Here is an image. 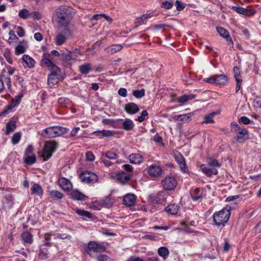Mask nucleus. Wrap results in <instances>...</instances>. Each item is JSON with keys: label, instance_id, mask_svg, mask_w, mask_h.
<instances>
[{"label": "nucleus", "instance_id": "ddd939ff", "mask_svg": "<svg viewBox=\"0 0 261 261\" xmlns=\"http://www.w3.org/2000/svg\"><path fill=\"white\" fill-rule=\"evenodd\" d=\"M231 125L232 129L238 134L236 137L237 141H240L248 134V130L247 129L241 127L237 123L232 122Z\"/></svg>", "mask_w": 261, "mask_h": 261}, {"label": "nucleus", "instance_id": "37998d69", "mask_svg": "<svg viewBox=\"0 0 261 261\" xmlns=\"http://www.w3.org/2000/svg\"><path fill=\"white\" fill-rule=\"evenodd\" d=\"M18 16L21 18L27 19L31 17V13L27 9H23L19 12Z\"/></svg>", "mask_w": 261, "mask_h": 261}, {"label": "nucleus", "instance_id": "6e6552de", "mask_svg": "<svg viewBox=\"0 0 261 261\" xmlns=\"http://www.w3.org/2000/svg\"><path fill=\"white\" fill-rule=\"evenodd\" d=\"M162 185L165 190H172L175 188L177 181L174 177L168 176L162 180Z\"/></svg>", "mask_w": 261, "mask_h": 261}, {"label": "nucleus", "instance_id": "de8ad7c7", "mask_svg": "<svg viewBox=\"0 0 261 261\" xmlns=\"http://www.w3.org/2000/svg\"><path fill=\"white\" fill-rule=\"evenodd\" d=\"M36 162L35 155H27L24 158V162L28 165H32Z\"/></svg>", "mask_w": 261, "mask_h": 261}, {"label": "nucleus", "instance_id": "39448f33", "mask_svg": "<svg viewBox=\"0 0 261 261\" xmlns=\"http://www.w3.org/2000/svg\"><path fill=\"white\" fill-rule=\"evenodd\" d=\"M48 138H55L60 136L66 132V128L63 127L56 126L48 127L43 130Z\"/></svg>", "mask_w": 261, "mask_h": 261}, {"label": "nucleus", "instance_id": "13d9d810", "mask_svg": "<svg viewBox=\"0 0 261 261\" xmlns=\"http://www.w3.org/2000/svg\"><path fill=\"white\" fill-rule=\"evenodd\" d=\"M148 114L146 110H143L141 116L138 117L136 120L139 121V122H143L147 117Z\"/></svg>", "mask_w": 261, "mask_h": 261}, {"label": "nucleus", "instance_id": "423d86ee", "mask_svg": "<svg viewBox=\"0 0 261 261\" xmlns=\"http://www.w3.org/2000/svg\"><path fill=\"white\" fill-rule=\"evenodd\" d=\"M105 248L101 244L92 241L88 243L87 252L91 256H93L95 253L102 252L105 250Z\"/></svg>", "mask_w": 261, "mask_h": 261}, {"label": "nucleus", "instance_id": "680f3d73", "mask_svg": "<svg viewBox=\"0 0 261 261\" xmlns=\"http://www.w3.org/2000/svg\"><path fill=\"white\" fill-rule=\"evenodd\" d=\"M232 9L236 12L243 15H245V12L246 11V9L243 7L233 6L232 7Z\"/></svg>", "mask_w": 261, "mask_h": 261}, {"label": "nucleus", "instance_id": "4468645a", "mask_svg": "<svg viewBox=\"0 0 261 261\" xmlns=\"http://www.w3.org/2000/svg\"><path fill=\"white\" fill-rule=\"evenodd\" d=\"M162 173V169L156 164H152L148 167V173L150 176L159 177Z\"/></svg>", "mask_w": 261, "mask_h": 261}, {"label": "nucleus", "instance_id": "f3484780", "mask_svg": "<svg viewBox=\"0 0 261 261\" xmlns=\"http://www.w3.org/2000/svg\"><path fill=\"white\" fill-rule=\"evenodd\" d=\"M150 200L154 204L162 203L166 200L164 192H159L155 195L150 196Z\"/></svg>", "mask_w": 261, "mask_h": 261}, {"label": "nucleus", "instance_id": "b1692460", "mask_svg": "<svg viewBox=\"0 0 261 261\" xmlns=\"http://www.w3.org/2000/svg\"><path fill=\"white\" fill-rule=\"evenodd\" d=\"M32 194H34L42 198L43 194V190L42 187L38 184H34L31 188Z\"/></svg>", "mask_w": 261, "mask_h": 261}, {"label": "nucleus", "instance_id": "f03ea898", "mask_svg": "<svg viewBox=\"0 0 261 261\" xmlns=\"http://www.w3.org/2000/svg\"><path fill=\"white\" fill-rule=\"evenodd\" d=\"M230 215V210L223 208L222 210L214 213L213 218L214 225L224 227L228 221Z\"/></svg>", "mask_w": 261, "mask_h": 261}, {"label": "nucleus", "instance_id": "e2e57ef3", "mask_svg": "<svg viewBox=\"0 0 261 261\" xmlns=\"http://www.w3.org/2000/svg\"><path fill=\"white\" fill-rule=\"evenodd\" d=\"M23 97V93L21 92L17 95L15 96L14 98L12 99V100L16 103V105H19L20 103L21 99Z\"/></svg>", "mask_w": 261, "mask_h": 261}, {"label": "nucleus", "instance_id": "58836bf2", "mask_svg": "<svg viewBox=\"0 0 261 261\" xmlns=\"http://www.w3.org/2000/svg\"><path fill=\"white\" fill-rule=\"evenodd\" d=\"M49 195L54 199H61L63 197V194L61 192L57 190H52L50 191Z\"/></svg>", "mask_w": 261, "mask_h": 261}, {"label": "nucleus", "instance_id": "6ab92c4d", "mask_svg": "<svg viewBox=\"0 0 261 261\" xmlns=\"http://www.w3.org/2000/svg\"><path fill=\"white\" fill-rule=\"evenodd\" d=\"M191 197L194 201H200L202 198V190L199 188H195L191 191Z\"/></svg>", "mask_w": 261, "mask_h": 261}, {"label": "nucleus", "instance_id": "5701e85b", "mask_svg": "<svg viewBox=\"0 0 261 261\" xmlns=\"http://www.w3.org/2000/svg\"><path fill=\"white\" fill-rule=\"evenodd\" d=\"M130 163L133 164H140L143 161V156L139 153H132L128 156Z\"/></svg>", "mask_w": 261, "mask_h": 261}, {"label": "nucleus", "instance_id": "a18cd8bd", "mask_svg": "<svg viewBox=\"0 0 261 261\" xmlns=\"http://www.w3.org/2000/svg\"><path fill=\"white\" fill-rule=\"evenodd\" d=\"M133 95L137 98H141L145 95V90H135L133 91Z\"/></svg>", "mask_w": 261, "mask_h": 261}, {"label": "nucleus", "instance_id": "7ed1b4c3", "mask_svg": "<svg viewBox=\"0 0 261 261\" xmlns=\"http://www.w3.org/2000/svg\"><path fill=\"white\" fill-rule=\"evenodd\" d=\"M57 147V143L53 141L45 142L41 153V157L43 159L44 161H47L52 156L53 153L55 152Z\"/></svg>", "mask_w": 261, "mask_h": 261}, {"label": "nucleus", "instance_id": "09e8293b", "mask_svg": "<svg viewBox=\"0 0 261 261\" xmlns=\"http://www.w3.org/2000/svg\"><path fill=\"white\" fill-rule=\"evenodd\" d=\"M181 226V229L187 233H192L193 231L188 227V224L187 221H182L180 223Z\"/></svg>", "mask_w": 261, "mask_h": 261}, {"label": "nucleus", "instance_id": "5fc2aeb1", "mask_svg": "<svg viewBox=\"0 0 261 261\" xmlns=\"http://www.w3.org/2000/svg\"><path fill=\"white\" fill-rule=\"evenodd\" d=\"M174 5L173 2L165 1L162 3L161 7L165 9H170Z\"/></svg>", "mask_w": 261, "mask_h": 261}, {"label": "nucleus", "instance_id": "c85d7f7f", "mask_svg": "<svg viewBox=\"0 0 261 261\" xmlns=\"http://www.w3.org/2000/svg\"><path fill=\"white\" fill-rule=\"evenodd\" d=\"M24 244H31L33 242V235L29 232H24L21 235Z\"/></svg>", "mask_w": 261, "mask_h": 261}, {"label": "nucleus", "instance_id": "ea45409f", "mask_svg": "<svg viewBox=\"0 0 261 261\" xmlns=\"http://www.w3.org/2000/svg\"><path fill=\"white\" fill-rule=\"evenodd\" d=\"M151 13L143 15L140 17L136 18L135 20V22L136 23H140L143 22L145 20H147L148 18H151Z\"/></svg>", "mask_w": 261, "mask_h": 261}, {"label": "nucleus", "instance_id": "6e6d98bb", "mask_svg": "<svg viewBox=\"0 0 261 261\" xmlns=\"http://www.w3.org/2000/svg\"><path fill=\"white\" fill-rule=\"evenodd\" d=\"M100 133H102V136L106 137H112L115 134V131L111 130L103 129L101 130V132Z\"/></svg>", "mask_w": 261, "mask_h": 261}, {"label": "nucleus", "instance_id": "0eeeda50", "mask_svg": "<svg viewBox=\"0 0 261 261\" xmlns=\"http://www.w3.org/2000/svg\"><path fill=\"white\" fill-rule=\"evenodd\" d=\"M81 180L87 184H93L98 180L97 175L93 172L86 171L80 176Z\"/></svg>", "mask_w": 261, "mask_h": 261}, {"label": "nucleus", "instance_id": "f8f14e48", "mask_svg": "<svg viewBox=\"0 0 261 261\" xmlns=\"http://www.w3.org/2000/svg\"><path fill=\"white\" fill-rule=\"evenodd\" d=\"M174 158L176 162L179 165L181 171L183 173H187L188 172V167L186 165L185 159L182 154L180 153L177 152L174 153Z\"/></svg>", "mask_w": 261, "mask_h": 261}, {"label": "nucleus", "instance_id": "49530a36", "mask_svg": "<svg viewBox=\"0 0 261 261\" xmlns=\"http://www.w3.org/2000/svg\"><path fill=\"white\" fill-rule=\"evenodd\" d=\"M102 156L110 160H115L117 157V154L112 150L106 152L105 154H102Z\"/></svg>", "mask_w": 261, "mask_h": 261}, {"label": "nucleus", "instance_id": "a878e982", "mask_svg": "<svg viewBox=\"0 0 261 261\" xmlns=\"http://www.w3.org/2000/svg\"><path fill=\"white\" fill-rule=\"evenodd\" d=\"M158 254L164 260H166L169 256V251L166 247H160L158 249Z\"/></svg>", "mask_w": 261, "mask_h": 261}, {"label": "nucleus", "instance_id": "7c9ffc66", "mask_svg": "<svg viewBox=\"0 0 261 261\" xmlns=\"http://www.w3.org/2000/svg\"><path fill=\"white\" fill-rule=\"evenodd\" d=\"M165 210L168 214L176 215L178 212L179 206L177 204L174 203L167 206Z\"/></svg>", "mask_w": 261, "mask_h": 261}, {"label": "nucleus", "instance_id": "bf43d9fd", "mask_svg": "<svg viewBox=\"0 0 261 261\" xmlns=\"http://www.w3.org/2000/svg\"><path fill=\"white\" fill-rule=\"evenodd\" d=\"M99 162L100 163H102L107 167H110L113 164V163L110 161L108 159L102 155L99 160Z\"/></svg>", "mask_w": 261, "mask_h": 261}, {"label": "nucleus", "instance_id": "9d476101", "mask_svg": "<svg viewBox=\"0 0 261 261\" xmlns=\"http://www.w3.org/2000/svg\"><path fill=\"white\" fill-rule=\"evenodd\" d=\"M6 68L7 69V72L5 69H4L1 73V77L4 78L5 82L6 83L7 86L9 88L11 86V83L10 75H11L14 73L15 68L10 66H6Z\"/></svg>", "mask_w": 261, "mask_h": 261}, {"label": "nucleus", "instance_id": "bb28decb", "mask_svg": "<svg viewBox=\"0 0 261 261\" xmlns=\"http://www.w3.org/2000/svg\"><path fill=\"white\" fill-rule=\"evenodd\" d=\"M194 115L193 113H189L185 114L179 115L177 116V119L178 121H182L184 123H188L191 120V117Z\"/></svg>", "mask_w": 261, "mask_h": 261}, {"label": "nucleus", "instance_id": "f257e3e1", "mask_svg": "<svg viewBox=\"0 0 261 261\" xmlns=\"http://www.w3.org/2000/svg\"><path fill=\"white\" fill-rule=\"evenodd\" d=\"M75 14V11L72 8L62 5L56 9L54 19L60 26L66 28L70 25L71 29H73V26L70 24V23Z\"/></svg>", "mask_w": 261, "mask_h": 261}, {"label": "nucleus", "instance_id": "20e7f679", "mask_svg": "<svg viewBox=\"0 0 261 261\" xmlns=\"http://www.w3.org/2000/svg\"><path fill=\"white\" fill-rule=\"evenodd\" d=\"M73 32V29H71L70 25L68 28H65L56 35L55 38L56 44L57 45H61L64 44L67 39L72 35Z\"/></svg>", "mask_w": 261, "mask_h": 261}, {"label": "nucleus", "instance_id": "c03bdc74", "mask_svg": "<svg viewBox=\"0 0 261 261\" xmlns=\"http://www.w3.org/2000/svg\"><path fill=\"white\" fill-rule=\"evenodd\" d=\"M21 133L20 132L15 133L12 137L11 142L13 144H18L21 139Z\"/></svg>", "mask_w": 261, "mask_h": 261}, {"label": "nucleus", "instance_id": "2eb2a0df", "mask_svg": "<svg viewBox=\"0 0 261 261\" xmlns=\"http://www.w3.org/2000/svg\"><path fill=\"white\" fill-rule=\"evenodd\" d=\"M200 170L206 176L211 177L213 175H217L218 173V170L215 168L207 166L205 164H202L199 167Z\"/></svg>", "mask_w": 261, "mask_h": 261}, {"label": "nucleus", "instance_id": "a19ab883", "mask_svg": "<svg viewBox=\"0 0 261 261\" xmlns=\"http://www.w3.org/2000/svg\"><path fill=\"white\" fill-rule=\"evenodd\" d=\"M75 212L78 215H79L80 216H81L82 217H87V218H92L91 214L90 212H88L87 211H85L84 210H81V209L76 208V209L75 210Z\"/></svg>", "mask_w": 261, "mask_h": 261}, {"label": "nucleus", "instance_id": "9b49d317", "mask_svg": "<svg viewBox=\"0 0 261 261\" xmlns=\"http://www.w3.org/2000/svg\"><path fill=\"white\" fill-rule=\"evenodd\" d=\"M20 62L24 68H33L36 62L35 60L28 55H24L20 59Z\"/></svg>", "mask_w": 261, "mask_h": 261}, {"label": "nucleus", "instance_id": "1a4fd4ad", "mask_svg": "<svg viewBox=\"0 0 261 261\" xmlns=\"http://www.w3.org/2000/svg\"><path fill=\"white\" fill-rule=\"evenodd\" d=\"M61 73V70L59 67H55V69L51 70V72L48 75L47 79L48 84L50 87L58 83V77Z\"/></svg>", "mask_w": 261, "mask_h": 261}, {"label": "nucleus", "instance_id": "69168bd1", "mask_svg": "<svg viewBox=\"0 0 261 261\" xmlns=\"http://www.w3.org/2000/svg\"><path fill=\"white\" fill-rule=\"evenodd\" d=\"M16 33L19 37H22L25 35L24 30L21 27H17L16 28Z\"/></svg>", "mask_w": 261, "mask_h": 261}, {"label": "nucleus", "instance_id": "0e129e2a", "mask_svg": "<svg viewBox=\"0 0 261 261\" xmlns=\"http://www.w3.org/2000/svg\"><path fill=\"white\" fill-rule=\"evenodd\" d=\"M98 261H114L113 259L106 255H100L97 257Z\"/></svg>", "mask_w": 261, "mask_h": 261}, {"label": "nucleus", "instance_id": "393cba45", "mask_svg": "<svg viewBox=\"0 0 261 261\" xmlns=\"http://www.w3.org/2000/svg\"><path fill=\"white\" fill-rule=\"evenodd\" d=\"M70 195L72 199L77 200H84L86 197L84 194L77 190H72Z\"/></svg>", "mask_w": 261, "mask_h": 261}, {"label": "nucleus", "instance_id": "4c0bfd02", "mask_svg": "<svg viewBox=\"0 0 261 261\" xmlns=\"http://www.w3.org/2000/svg\"><path fill=\"white\" fill-rule=\"evenodd\" d=\"M217 114V112H213L210 113L208 115H205L204 117V120L202 122L203 123H214V120L213 118Z\"/></svg>", "mask_w": 261, "mask_h": 261}, {"label": "nucleus", "instance_id": "4d7b16f0", "mask_svg": "<svg viewBox=\"0 0 261 261\" xmlns=\"http://www.w3.org/2000/svg\"><path fill=\"white\" fill-rule=\"evenodd\" d=\"M31 17L35 20H40L42 19L41 14L38 11H33L31 13Z\"/></svg>", "mask_w": 261, "mask_h": 261}, {"label": "nucleus", "instance_id": "f704fd0d", "mask_svg": "<svg viewBox=\"0 0 261 261\" xmlns=\"http://www.w3.org/2000/svg\"><path fill=\"white\" fill-rule=\"evenodd\" d=\"M92 69V65L91 64H86L82 65L79 67V70L81 73L87 74Z\"/></svg>", "mask_w": 261, "mask_h": 261}, {"label": "nucleus", "instance_id": "e433bc0d", "mask_svg": "<svg viewBox=\"0 0 261 261\" xmlns=\"http://www.w3.org/2000/svg\"><path fill=\"white\" fill-rule=\"evenodd\" d=\"M56 233H46L44 234V245L46 246H51V238H54V235H55Z\"/></svg>", "mask_w": 261, "mask_h": 261}, {"label": "nucleus", "instance_id": "dca6fc26", "mask_svg": "<svg viewBox=\"0 0 261 261\" xmlns=\"http://www.w3.org/2000/svg\"><path fill=\"white\" fill-rule=\"evenodd\" d=\"M58 183L60 187L64 191H70L72 189V185L71 182L64 177L59 178Z\"/></svg>", "mask_w": 261, "mask_h": 261}, {"label": "nucleus", "instance_id": "c9c22d12", "mask_svg": "<svg viewBox=\"0 0 261 261\" xmlns=\"http://www.w3.org/2000/svg\"><path fill=\"white\" fill-rule=\"evenodd\" d=\"M217 31L219 34L225 40L230 37L229 33L222 27H217Z\"/></svg>", "mask_w": 261, "mask_h": 261}, {"label": "nucleus", "instance_id": "603ef678", "mask_svg": "<svg viewBox=\"0 0 261 261\" xmlns=\"http://www.w3.org/2000/svg\"><path fill=\"white\" fill-rule=\"evenodd\" d=\"M175 4L176 5V10L178 11L183 10L186 6L185 3H182L179 0H176L175 2Z\"/></svg>", "mask_w": 261, "mask_h": 261}, {"label": "nucleus", "instance_id": "473e14b6", "mask_svg": "<svg viewBox=\"0 0 261 261\" xmlns=\"http://www.w3.org/2000/svg\"><path fill=\"white\" fill-rule=\"evenodd\" d=\"M41 64L49 68L51 70L55 69V67H58L49 59L46 57H44L42 59Z\"/></svg>", "mask_w": 261, "mask_h": 261}, {"label": "nucleus", "instance_id": "cd10ccee", "mask_svg": "<svg viewBox=\"0 0 261 261\" xmlns=\"http://www.w3.org/2000/svg\"><path fill=\"white\" fill-rule=\"evenodd\" d=\"M123 47L121 44H113L106 48L107 53L114 54L122 49Z\"/></svg>", "mask_w": 261, "mask_h": 261}, {"label": "nucleus", "instance_id": "774afa93", "mask_svg": "<svg viewBox=\"0 0 261 261\" xmlns=\"http://www.w3.org/2000/svg\"><path fill=\"white\" fill-rule=\"evenodd\" d=\"M118 93L120 96L123 97H125L127 95V90L123 88H120L118 90Z\"/></svg>", "mask_w": 261, "mask_h": 261}, {"label": "nucleus", "instance_id": "412c9836", "mask_svg": "<svg viewBox=\"0 0 261 261\" xmlns=\"http://www.w3.org/2000/svg\"><path fill=\"white\" fill-rule=\"evenodd\" d=\"M116 178L120 183L124 184L130 179V175L123 171H121L116 174Z\"/></svg>", "mask_w": 261, "mask_h": 261}, {"label": "nucleus", "instance_id": "2f4dec72", "mask_svg": "<svg viewBox=\"0 0 261 261\" xmlns=\"http://www.w3.org/2000/svg\"><path fill=\"white\" fill-rule=\"evenodd\" d=\"M122 125L123 128L125 130H130L133 129L135 125L133 121L129 118L125 119Z\"/></svg>", "mask_w": 261, "mask_h": 261}, {"label": "nucleus", "instance_id": "aec40b11", "mask_svg": "<svg viewBox=\"0 0 261 261\" xmlns=\"http://www.w3.org/2000/svg\"><path fill=\"white\" fill-rule=\"evenodd\" d=\"M136 200V196L135 194L128 193L123 198V203L126 206H130L133 205Z\"/></svg>", "mask_w": 261, "mask_h": 261}, {"label": "nucleus", "instance_id": "c756f323", "mask_svg": "<svg viewBox=\"0 0 261 261\" xmlns=\"http://www.w3.org/2000/svg\"><path fill=\"white\" fill-rule=\"evenodd\" d=\"M16 128V122L14 120L11 119L6 124V130L5 132V134L8 135L10 134V132L14 131Z\"/></svg>", "mask_w": 261, "mask_h": 261}, {"label": "nucleus", "instance_id": "3c124183", "mask_svg": "<svg viewBox=\"0 0 261 261\" xmlns=\"http://www.w3.org/2000/svg\"><path fill=\"white\" fill-rule=\"evenodd\" d=\"M25 47L21 44L17 45L15 48V53L16 55L23 54L25 52Z\"/></svg>", "mask_w": 261, "mask_h": 261}, {"label": "nucleus", "instance_id": "72a5a7b5", "mask_svg": "<svg viewBox=\"0 0 261 261\" xmlns=\"http://www.w3.org/2000/svg\"><path fill=\"white\" fill-rule=\"evenodd\" d=\"M195 95L193 94L184 95L177 98V101L180 103H184L190 100L195 98Z\"/></svg>", "mask_w": 261, "mask_h": 261}, {"label": "nucleus", "instance_id": "79ce46f5", "mask_svg": "<svg viewBox=\"0 0 261 261\" xmlns=\"http://www.w3.org/2000/svg\"><path fill=\"white\" fill-rule=\"evenodd\" d=\"M18 105H16V103L12 99L11 101L10 102L7 106V108L2 113L8 114L12 111V109L18 106Z\"/></svg>", "mask_w": 261, "mask_h": 261}, {"label": "nucleus", "instance_id": "a211bd4d", "mask_svg": "<svg viewBox=\"0 0 261 261\" xmlns=\"http://www.w3.org/2000/svg\"><path fill=\"white\" fill-rule=\"evenodd\" d=\"M228 77L224 74L214 75L215 84L224 86L228 83Z\"/></svg>", "mask_w": 261, "mask_h": 261}, {"label": "nucleus", "instance_id": "052dcab7", "mask_svg": "<svg viewBox=\"0 0 261 261\" xmlns=\"http://www.w3.org/2000/svg\"><path fill=\"white\" fill-rule=\"evenodd\" d=\"M208 166L211 167L212 168H215V169H217L218 168H219L220 167V164L218 163L217 160H213L209 162L208 163Z\"/></svg>", "mask_w": 261, "mask_h": 261}, {"label": "nucleus", "instance_id": "4be33fe9", "mask_svg": "<svg viewBox=\"0 0 261 261\" xmlns=\"http://www.w3.org/2000/svg\"><path fill=\"white\" fill-rule=\"evenodd\" d=\"M124 109L129 114H135L139 111L138 106L134 102H129L126 105Z\"/></svg>", "mask_w": 261, "mask_h": 261}, {"label": "nucleus", "instance_id": "8fccbe9b", "mask_svg": "<svg viewBox=\"0 0 261 261\" xmlns=\"http://www.w3.org/2000/svg\"><path fill=\"white\" fill-rule=\"evenodd\" d=\"M39 258L41 260H44L49 257L48 252L46 251H44L42 249H40L38 253Z\"/></svg>", "mask_w": 261, "mask_h": 261}, {"label": "nucleus", "instance_id": "338daca9", "mask_svg": "<svg viewBox=\"0 0 261 261\" xmlns=\"http://www.w3.org/2000/svg\"><path fill=\"white\" fill-rule=\"evenodd\" d=\"M86 159L90 162H93L95 160V156L91 151H88L86 153Z\"/></svg>", "mask_w": 261, "mask_h": 261}, {"label": "nucleus", "instance_id": "864d4df0", "mask_svg": "<svg viewBox=\"0 0 261 261\" xmlns=\"http://www.w3.org/2000/svg\"><path fill=\"white\" fill-rule=\"evenodd\" d=\"M233 74L236 81H237L238 80H242L241 76V70L239 67L237 66L234 67Z\"/></svg>", "mask_w": 261, "mask_h": 261}]
</instances>
